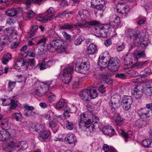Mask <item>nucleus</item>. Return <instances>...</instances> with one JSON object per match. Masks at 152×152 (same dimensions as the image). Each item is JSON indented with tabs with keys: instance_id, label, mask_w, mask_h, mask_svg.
I'll use <instances>...</instances> for the list:
<instances>
[{
	"instance_id": "40",
	"label": "nucleus",
	"mask_w": 152,
	"mask_h": 152,
	"mask_svg": "<svg viewBox=\"0 0 152 152\" xmlns=\"http://www.w3.org/2000/svg\"><path fill=\"white\" fill-rule=\"evenodd\" d=\"M73 28V26L71 24L68 23H65L61 25L59 27L60 29L62 30H70Z\"/></svg>"
},
{
	"instance_id": "16",
	"label": "nucleus",
	"mask_w": 152,
	"mask_h": 152,
	"mask_svg": "<svg viewBox=\"0 0 152 152\" xmlns=\"http://www.w3.org/2000/svg\"><path fill=\"white\" fill-rule=\"evenodd\" d=\"M102 131L104 134L109 137H112L115 134V130L111 126H107L103 128Z\"/></svg>"
},
{
	"instance_id": "19",
	"label": "nucleus",
	"mask_w": 152,
	"mask_h": 152,
	"mask_svg": "<svg viewBox=\"0 0 152 152\" xmlns=\"http://www.w3.org/2000/svg\"><path fill=\"white\" fill-rule=\"evenodd\" d=\"M88 12L87 10H84L78 12L77 17L82 22H85L86 19L88 15Z\"/></svg>"
},
{
	"instance_id": "4",
	"label": "nucleus",
	"mask_w": 152,
	"mask_h": 152,
	"mask_svg": "<svg viewBox=\"0 0 152 152\" xmlns=\"http://www.w3.org/2000/svg\"><path fill=\"white\" fill-rule=\"evenodd\" d=\"M80 96L81 99L86 102L89 101L90 98L94 99L97 97L98 94L96 90L93 87L83 90L80 93Z\"/></svg>"
},
{
	"instance_id": "10",
	"label": "nucleus",
	"mask_w": 152,
	"mask_h": 152,
	"mask_svg": "<svg viewBox=\"0 0 152 152\" xmlns=\"http://www.w3.org/2000/svg\"><path fill=\"white\" fill-rule=\"evenodd\" d=\"M129 10V8L128 6L124 5L123 3H121L118 4L115 11L119 13L120 15H124V16H126Z\"/></svg>"
},
{
	"instance_id": "34",
	"label": "nucleus",
	"mask_w": 152,
	"mask_h": 152,
	"mask_svg": "<svg viewBox=\"0 0 152 152\" xmlns=\"http://www.w3.org/2000/svg\"><path fill=\"white\" fill-rule=\"evenodd\" d=\"M85 37L82 35L79 36L78 37L75 39L74 42V44L76 46H78L81 44L82 42L85 40Z\"/></svg>"
},
{
	"instance_id": "55",
	"label": "nucleus",
	"mask_w": 152,
	"mask_h": 152,
	"mask_svg": "<svg viewBox=\"0 0 152 152\" xmlns=\"http://www.w3.org/2000/svg\"><path fill=\"white\" fill-rule=\"evenodd\" d=\"M3 32L4 35L3 36H5L7 37L11 35V31L9 28H7L4 29V30Z\"/></svg>"
},
{
	"instance_id": "27",
	"label": "nucleus",
	"mask_w": 152,
	"mask_h": 152,
	"mask_svg": "<svg viewBox=\"0 0 152 152\" xmlns=\"http://www.w3.org/2000/svg\"><path fill=\"white\" fill-rule=\"evenodd\" d=\"M27 66V68L29 67L30 69L35 68V61L34 58L29 59L27 60L26 64Z\"/></svg>"
},
{
	"instance_id": "35",
	"label": "nucleus",
	"mask_w": 152,
	"mask_h": 152,
	"mask_svg": "<svg viewBox=\"0 0 152 152\" xmlns=\"http://www.w3.org/2000/svg\"><path fill=\"white\" fill-rule=\"evenodd\" d=\"M121 134L122 136L124 137L125 141L126 142L129 138L131 137L130 134H132V133L131 131H129L127 133L124 131L121 130Z\"/></svg>"
},
{
	"instance_id": "51",
	"label": "nucleus",
	"mask_w": 152,
	"mask_h": 152,
	"mask_svg": "<svg viewBox=\"0 0 152 152\" xmlns=\"http://www.w3.org/2000/svg\"><path fill=\"white\" fill-rule=\"evenodd\" d=\"M64 101L63 99H61L59 100L56 104V107L58 109L62 108L64 106Z\"/></svg>"
},
{
	"instance_id": "18",
	"label": "nucleus",
	"mask_w": 152,
	"mask_h": 152,
	"mask_svg": "<svg viewBox=\"0 0 152 152\" xmlns=\"http://www.w3.org/2000/svg\"><path fill=\"white\" fill-rule=\"evenodd\" d=\"M10 137V134L7 130L2 129L0 132V141H7Z\"/></svg>"
},
{
	"instance_id": "56",
	"label": "nucleus",
	"mask_w": 152,
	"mask_h": 152,
	"mask_svg": "<svg viewBox=\"0 0 152 152\" xmlns=\"http://www.w3.org/2000/svg\"><path fill=\"white\" fill-rule=\"evenodd\" d=\"M16 83V82H12L11 81H9L8 85L9 91H12V89L14 88Z\"/></svg>"
},
{
	"instance_id": "57",
	"label": "nucleus",
	"mask_w": 152,
	"mask_h": 152,
	"mask_svg": "<svg viewBox=\"0 0 152 152\" xmlns=\"http://www.w3.org/2000/svg\"><path fill=\"white\" fill-rule=\"evenodd\" d=\"M131 66H133V67L135 63L138 61V59L135 56H132L130 57Z\"/></svg>"
},
{
	"instance_id": "53",
	"label": "nucleus",
	"mask_w": 152,
	"mask_h": 152,
	"mask_svg": "<svg viewBox=\"0 0 152 152\" xmlns=\"http://www.w3.org/2000/svg\"><path fill=\"white\" fill-rule=\"evenodd\" d=\"M127 77L126 74L124 73H117L115 76L116 78L123 79H126Z\"/></svg>"
},
{
	"instance_id": "42",
	"label": "nucleus",
	"mask_w": 152,
	"mask_h": 152,
	"mask_svg": "<svg viewBox=\"0 0 152 152\" xmlns=\"http://www.w3.org/2000/svg\"><path fill=\"white\" fill-rule=\"evenodd\" d=\"M152 142V140L147 139L142 141L141 144L142 145L145 147H149Z\"/></svg>"
},
{
	"instance_id": "60",
	"label": "nucleus",
	"mask_w": 152,
	"mask_h": 152,
	"mask_svg": "<svg viewBox=\"0 0 152 152\" xmlns=\"http://www.w3.org/2000/svg\"><path fill=\"white\" fill-rule=\"evenodd\" d=\"M1 126L3 129H4L8 127V123L7 120L3 121L1 124Z\"/></svg>"
},
{
	"instance_id": "52",
	"label": "nucleus",
	"mask_w": 152,
	"mask_h": 152,
	"mask_svg": "<svg viewBox=\"0 0 152 152\" xmlns=\"http://www.w3.org/2000/svg\"><path fill=\"white\" fill-rule=\"evenodd\" d=\"M124 63L126 66H131L130 57L125 56L124 58Z\"/></svg>"
},
{
	"instance_id": "45",
	"label": "nucleus",
	"mask_w": 152,
	"mask_h": 152,
	"mask_svg": "<svg viewBox=\"0 0 152 152\" xmlns=\"http://www.w3.org/2000/svg\"><path fill=\"white\" fill-rule=\"evenodd\" d=\"M87 25L88 26V27H90V26H95L99 25V21L94 20H90L89 21H86Z\"/></svg>"
},
{
	"instance_id": "31",
	"label": "nucleus",
	"mask_w": 152,
	"mask_h": 152,
	"mask_svg": "<svg viewBox=\"0 0 152 152\" xmlns=\"http://www.w3.org/2000/svg\"><path fill=\"white\" fill-rule=\"evenodd\" d=\"M5 13L8 16L14 17L17 14V11L15 9L13 8L7 10L6 11Z\"/></svg>"
},
{
	"instance_id": "23",
	"label": "nucleus",
	"mask_w": 152,
	"mask_h": 152,
	"mask_svg": "<svg viewBox=\"0 0 152 152\" xmlns=\"http://www.w3.org/2000/svg\"><path fill=\"white\" fill-rule=\"evenodd\" d=\"M97 50L96 45L92 44H90L86 50V53L88 55L93 54L96 53Z\"/></svg>"
},
{
	"instance_id": "25",
	"label": "nucleus",
	"mask_w": 152,
	"mask_h": 152,
	"mask_svg": "<svg viewBox=\"0 0 152 152\" xmlns=\"http://www.w3.org/2000/svg\"><path fill=\"white\" fill-rule=\"evenodd\" d=\"M75 136L73 134H68L67 136L65 137L64 139L66 143L71 144L75 143Z\"/></svg>"
},
{
	"instance_id": "28",
	"label": "nucleus",
	"mask_w": 152,
	"mask_h": 152,
	"mask_svg": "<svg viewBox=\"0 0 152 152\" xmlns=\"http://www.w3.org/2000/svg\"><path fill=\"white\" fill-rule=\"evenodd\" d=\"M51 15H46L44 16L39 15L36 17V18L37 20L45 22L51 19Z\"/></svg>"
},
{
	"instance_id": "38",
	"label": "nucleus",
	"mask_w": 152,
	"mask_h": 152,
	"mask_svg": "<svg viewBox=\"0 0 152 152\" xmlns=\"http://www.w3.org/2000/svg\"><path fill=\"white\" fill-rule=\"evenodd\" d=\"M74 70L73 67L68 65L67 66L66 68L64 70V73L66 74L69 75H72Z\"/></svg>"
},
{
	"instance_id": "9",
	"label": "nucleus",
	"mask_w": 152,
	"mask_h": 152,
	"mask_svg": "<svg viewBox=\"0 0 152 152\" xmlns=\"http://www.w3.org/2000/svg\"><path fill=\"white\" fill-rule=\"evenodd\" d=\"M132 98L130 96L124 95L123 96L121 105L123 109L125 110H129L133 102Z\"/></svg>"
},
{
	"instance_id": "1",
	"label": "nucleus",
	"mask_w": 152,
	"mask_h": 152,
	"mask_svg": "<svg viewBox=\"0 0 152 152\" xmlns=\"http://www.w3.org/2000/svg\"><path fill=\"white\" fill-rule=\"evenodd\" d=\"M96 118V115L89 112H85L80 114L78 117V122L80 128L93 132L95 130L91 125V118Z\"/></svg>"
},
{
	"instance_id": "32",
	"label": "nucleus",
	"mask_w": 152,
	"mask_h": 152,
	"mask_svg": "<svg viewBox=\"0 0 152 152\" xmlns=\"http://www.w3.org/2000/svg\"><path fill=\"white\" fill-rule=\"evenodd\" d=\"M11 59V56L9 53H5L4 56L2 60V62L4 64H6L9 61V60Z\"/></svg>"
},
{
	"instance_id": "64",
	"label": "nucleus",
	"mask_w": 152,
	"mask_h": 152,
	"mask_svg": "<svg viewBox=\"0 0 152 152\" xmlns=\"http://www.w3.org/2000/svg\"><path fill=\"white\" fill-rule=\"evenodd\" d=\"M15 21V20L12 18H9L7 20V23L9 25H12L14 24Z\"/></svg>"
},
{
	"instance_id": "49",
	"label": "nucleus",
	"mask_w": 152,
	"mask_h": 152,
	"mask_svg": "<svg viewBox=\"0 0 152 152\" xmlns=\"http://www.w3.org/2000/svg\"><path fill=\"white\" fill-rule=\"evenodd\" d=\"M84 23H81L79 22L75 24L74 25L75 27L78 26L81 28H83L85 27H86L88 26V25H87L86 21L83 22Z\"/></svg>"
},
{
	"instance_id": "39",
	"label": "nucleus",
	"mask_w": 152,
	"mask_h": 152,
	"mask_svg": "<svg viewBox=\"0 0 152 152\" xmlns=\"http://www.w3.org/2000/svg\"><path fill=\"white\" fill-rule=\"evenodd\" d=\"M96 118H95L94 117L93 118H91V122H94V123L92 125L94 127V128L95 129H97L98 128H99V123H98L99 122V119L98 117L96 115Z\"/></svg>"
},
{
	"instance_id": "62",
	"label": "nucleus",
	"mask_w": 152,
	"mask_h": 152,
	"mask_svg": "<svg viewBox=\"0 0 152 152\" xmlns=\"http://www.w3.org/2000/svg\"><path fill=\"white\" fill-rule=\"evenodd\" d=\"M67 123L66 125V128L69 130H72L74 127L73 123L71 122H69L68 121H67Z\"/></svg>"
},
{
	"instance_id": "41",
	"label": "nucleus",
	"mask_w": 152,
	"mask_h": 152,
	"mask_svg": "<svg viewBox=\"0 0 152 152\" xmlns=\"http://www.w3.org/2000/svg\"><path fill=\"white\" fill-rule=\"evenodd\" d=\"M38 28V26L37 25L33 26L31 27L30 31L29 34L30 37L35 35V32Z\"/></svg>"
},
{
	"instance_id": "2",
	"label": "nucleus",
	"mask_w": 152,
	"mask_h": 152,
	"mask_svg": "<svg viewBox=\"0 0 152 152\" xmlns=\"http://www.w3.org/2000/svg\"><path fill=\"white\" fill-rule=\"evenodd\" d=\"M48 49L51 52L56 50L58 53H61L65 50L64 46V42L61 40L58 39H53L50 41L48 45Z\"/></svg>"
},
{
	"instance_id": "14",
	"label": "nucleus",
	"mask_w": 152,
	"mask_h": 152,
	"mask_svg": "<svg viewBox=\"0 0 152 152\" xmlns=\"http://www.w3.org/2000/svg\"><path fill=\"white\" fill-rule=\"evenodd\" d=\"M112 112L110 117L115 121V124L118 126L121 125L122 123L123 118L120 117L117 111Z\"/></svg>"
},
{
	"instance_id": "5",
	"label": "nucleus",
	"mask_w": 152,
	"mask_h": 152,
	"mask_svg": "<svg viewBox=\"0 0 152 152\" xmlns=\"http://www.w3.org/2000/svg\"><path fill=\"white\" fill-rule=\"evenodd\" d=\"M95 35L98 37L107 38L110 36L111 28L109 25L105 24L97 27L95 28Z\"/></svg>"
},
{
	"instance_id": "11",
	"label": "nucleus",
	"mask_w": 152,
	"mask_h": 152,
	"mask_svg": "<svg viewBox=\"0 0 152 152\" xmlns=\"http://www.w3.org/2000/svg\"><path fill=\"white\" fill-rule=\"evenodd\" d=\"M143 86L140 85H136L132 92V94L137 99L140 98L142 96Z\"/></svg>"
},
{
	"instance_id": "50",
	"label": "nucleus",
	"mask_w": 152,
	"mask_h": 152,
	"mask_svg": "<svg viewBox=\"0 0 152 152\" xmlns=\"http://www.w3.org/2000/svg\"><path fill=\"white\" fill-rule=\"evenodd\" d=\"M7 37L4 36H1L0 37V46H4L6 42Z\"/></svg>"
},
{
	"instance_id": "3",
	"label": "nucleus",
	"mask_w": 152,
	"mask_h": 152,
	"mask_svg": "<svg viewBox=\"0 0 152 152\" xmlns=\"http://www.w3.org/2000/svg\"><path fill=\"white\" fill-rule=\"evenodd\" d=\"M2 144V149L5 151H7L16 147H20L21 150H24L28 147L27 144L23 141L18 142L16 143L14 141H11L7 142H4Z\"/></svg>"
},
{
	"instance_id": "33",
	"label": "nucleus",
	"mask_w": 152,
	"mask_h": 152,
	"mask_svg": "<svg viewBox=\"0 0 152 152\" xmlns=\"http://www.w3.org/2000/svg\"><path fill=\"white\" fill-rule=\"evenodd\" d=\"M11 102L10 104V107L9 108L10 110L14 109L18 106V102L16 99H11Z\"/></svg>"
},
{
	"instance_id": "43",
	"label": "nucleus",
	"mask_w": 152,
	"mask_h": 152,
	"mask_svg": "<svg viewBox=\"0 0 152 152\" xmlns=\"http://www.w3.org/2000/svg\"><path fill=\"white\" fill-rule=\"evenodd\" d=\"M134 56L138 59V58L144 57L145 56V54L144 51H137L134 53Z\"/></svg>"
},
{
	"instance_id": "54",
	"label": "nucleus",
	"mask_w": 152,
	"mask_h": 152,
	"mask_svg": "<svg viewBox=\"0 0 152 152\" xmlns=\"http://www.w3.org/2000/svg\"><path fill=\"white\" fill-rule=\"evenodd\" d=\"M48 99L50 102H52L55 101L56 99V96L52 93H49L48 94Z\"/></svg>"
},
{
	"instance_id": "36",
	"label": "nucleus",
	"mask_w": 152,
	"mask_h": 152,
	"mask_svg": "<svg viewBox=\"0 0 152 152\" xmlns=\"http://www.w3.org/2000/svg\"><path fill=\"white\" fill-rule=\"evenodd\" d=\"M71 79V75L63 73V82L65 84H69Z\"/></svg>"
},
{
	"instance_id": "24",
	"label": "nucleus",
	"mask_w": 152,
	"mask_h": 152,
	"mask_svg": "<svg viewBox=\"0 0 152 152\" xmlns=\"http://www.w3.org/2000/svg\"><path fill=\"white\" fill-rule=\"evenodd\" d=\"M50 134L49 131H45L39 134L38 138L41 141H44L48 137Z\"/></svg>"
},
{
	"instance_id": "61",
	"label": "nucleus",
	"mask_w": 152,
	"mask_h": 152,
	"mask_svg": "<svg viewBox=\"0 0 152 152\" xmlns=\"http://www.w3.org/2000/svg\"><path fill=\"white\" fill-rule=\"evenodd\" d=\"M94 8H96L97 9H98L99 10H102V11L103 12L105 8V4H101L96 6Z\"/></svg>"
},
{
	"instance_id": "7",
	"label": "nucleus",
	"mask_w": 152,
	"mask_h": 152,
	"mask_svg": "<svg viewBox=\"0 0 152 152\" xmlns=\"http://www.w3.org/2000/svg\"><path fill=\"white\" fill-rule=\"evenodd\" d=\"M121 98L120 95L115 94L112 96L109 106L112 112H117L120 107V100Z\"/></svg>"
},
{
	"instance_id": "46",
	"label": "nucleus",
	"mask_w": 152,
	"mask_h": 152,
	"mask_svg": "<svg viewBox=\"0 0 152 152\" xmlns=\"http://www.w3.org/2000/svg\"><path fill=\"white\" fill-rule=\"evenodd\" d=\"M26 64V62L24 61L22 59H20L15 64V66L18 67L20 68L21 66H24Z\"/></svg>"
},
{
	"instance_id": "30",
	"label": "nucleus",
	"mask_w": 152,
	"mask_h": 152,
	"mask_svg": "<svg viewBox=\"0 0 152 152\" xmlns=\"http://www.w3.org/2000/svg\"><path fill=\"white\" fill-rule=\"evenodd\" d=\"M148 63L147 61H143L142 62H137L134 65V67L136 68L140 69L145 66Z\"/></svg>"
},
{
	"instance_id": "59",
	"label": "nucleus",
	"mask_w": 152,
	"mask_h": 152,
	"mask_svg": "<svg viewBox=\"0 0 152 152\" xmlns=\"http://www.w3.org/2000/svg\"><path fill=\"white\" fill-rule=\"evenodd\" d=\"M35 15L34 13L31 10L28 11L27 13V17L29 19L33 18Z\"/></svg>"
},
{
	"instance_id": "21",
	"label": "nucleus",
	"mask_w": 152,
	"mask_h": 152,
	"mask_svg": "<svg viewBox=\"0 0 152 152\" xmlns=\"http://www.w3.org/2000/svg\"><path fill=\"white\" fill-rule=\"evenodd\" d=\"M107 61L104 57L100 56L98 60V65L101 68H104L107 66Z\"/></svg>"
},
{
	"instance_id": "47",
	"label": "nucleus",
	"mask_w": 152,
	"mask_h": 152,
	"mask_svg": "<svg viewBox=\"0 0 152 152\" xmlns=\"http://www.w3.org/2000/svg\"><path fill=\"white\" fill-rule=\"evenodd\" d=\"M145 122L140 120H138L135 122V125L138 128H141L145 125Z\"/></svg>"
},
{
	"instance_id": "6",
	"label": "nucleus",
	"mask_w": 152,
	"mask_h": 152,
	"mask_svg": "<svg viewBox=\"0 0 152 152\" xmlns=\"http://www.w3.org/2000/svg\"><path fill=\"white\" fill-rule=\"evenodd\" d=\"M73 67H75L74 70L80 73L86 74L88 72L89 68V65L88 63L84 62L80 64L77 60H75L73 63Z\"/></svg>"
},
{
	"instance_id": "48",
	"label": "nucleus",
	"mask_w": 152,
	"mask_h": 152,
	"mask_svg": "<svg viewBox=\"0 0 152 152\" xmlns=\"http://www.w3.org/2000/svg\"><path fill=\"white\" fill-rule=\"evenodd\" d=\"M58 121L55 118L49 123V127L51 128L55 127L57 125Z\"/></svg>"
},
{
	"instance_id": "37",
	"label": "nucleus",
	"mask_w": 152,
	"mask_h": 152,
	"mask_svg": "<svg viewBox=\"0 0 152 152\" xmlns=\"http://www.w3.org/2000/svg\"><path fill=\"white\" fill-rule=\"evenodd\" d=\"M12 117L17 121H21L22 119V115L20 113H14L12 114Z\"/></svg>"
},
{
	"instance_id": "63",
	"label": "nucleus",
	"mask_w": 152,
	"mask_h": 152,
	"mask_svg": "<svg viewBox=\"0 0 152 152\" xmlns=\"http://www.w3.org/2000/svg\"><path fill=\"white\" fill-rule=\"evenodd\" d=\"M54 12V10L53 8L52 7L50 8L47 10V13L48 15H51V19L52 18L53 16V14Z\"/></svg>"
},
{
	"instance_id": "20",
	"label": "nucleus",
	"mask_w": 152,
	"mask_h": 152,
	"mask_svg": "<svg viewBox=\"0 0 152 152\" xmlns=\"http://www.w3.org/2000/svg\"><path fill=\"white\" fill-rule=\"evenodd\" d=\"M48 38L47 37H43L39 39L36 44L37 47H41V49L40 50H44V48L45 47L46 41H47Z\"/></svg>"
},
{
	"instance_id": "13",
	"label": "nucleus",
	"mask_w": 152,
	"mask_h": 152,
	"mask_svg": "<svg viewBox=\"0 0 152 152\" xmlns=\"http://www.w3.org/2000/svg\"><path fill=\"white\" fill-rule=\"evenodd\" d=\"M127 35L131 39L137 40L140 39L141 35L138 31H135L132 29H129Z\"/></svg>"
},
{
	"instance_id": "15",
	"label": "nucleus",
	"mask_w": 152,
	"mask_h": 152,
	"mask_svg": "<svg viewBox=\"0 0 152 152\" xmlns=\"http://www.w3.org/2000/svg\"><path fill=\"white\" fill-rule=\"evenodd\" d=\"M148 110L145 107L138 110V113L140 114L141 118H149L152 116V111Z\"/></svg>"
},
{
	"instance_id": "44",
	"label": "nucleus",
	"mask_w": 152,
	"mask_h": 152,
	"mask_svg": "<svg viewBox=\"0 0 152 152\" xmlns=\"http://www.w3.org/2000/svg\"><path fill=\"white\" fill-rule=\"evenodd\" d=\"M12 99L10 98H2L1 100L2 101V104L4 106L10 105L11 103Z\"/></svg>"
},
{
	"instance_id": "22",
	"label": "nucleus",
	"mask_w": 152,
	"mask_h": 152,
	"mask_svg": "<svg viewBox=\"0 0 152 152\" xmlns=\"http://www.w3.org/2000/svg\"><path fill=\"white\" fill-rule=\"evenodd\" d=\"M152 81L150 83L146 82L145 86V93L147 95L151 96L152 95Z\"/></svg>"
},
{
	"instance_id": "8",
	"label": "nucleus",
	"mask_w": 152,
	"mask_h": 152,
	"mask_svg": "<svg viewBox=\"0 0 152 152\" xmlns=\"http://www.w3.org/2000/svg\"><path fill=\"white\" fill-rule=\"evenodd\" d=\"M120 60L117 58H113L109 61L107 64L108 69L112 72L117 71L119 69Z\"/></svg>"
},
{
	"instance_id": "17",
	"label": "nucleus",
	"mask_w": 152,
	"mask_h": 152,
	"mask_svg": "<svg viewBox=\"0 0 152 152\" xmlns=\"http://www.w3.org/2000/svg\"><path fill=\"white\" fill-rule=\"evenodd\" d=\"M109 83H107V81L100 80L98 83L97 87L98 91L102 94H103L105 92L104 88L107 86Z\"/></svg>"
},
{
	"instance_id": "26",
	"label": "nucleus",
	"mask_w": 152,
	"mask_h": 152,
	"mask_svg": "<svg viewBox=\"0 0 152 152\" xmlns=\"http://www.w3.org/2000/svg\"><path fill=\"white\" fill-rule=\"evenodd\" d=\"M111 76V75L110 73L107 72H106L105 73H101L100 77L102 79L101 80H104L105 81H107V83L109 82L110 81V83H111L113 81L112 80H110V77Z\"/></svg>"
},
{
	"instance_id": "29",
	"label": "nucleus",
	"mask_w": 152,
	"mask_h": 152,
	"mask_svg": "<svg viewBox=\"0 0 152 152\" xmlns=\"http://www.w3.org/2000/svg\"><path fill=\"white\" fill-rule=\"evenodd\" d=\"M46 93L43 91V88L40 86H37L35 90V94L39 96L45 95Z\"/></svg>"
},
{
	"instance_id": "58",
	"label": "nucleus",
	"mask_w": 152,
	"mask_h": 152,
	"mask_svg": "<svg viewBox=\"0 0 152 152\" xmlns=\"http://www.w3.org/2000/svg\"><path fill=\"white\" fill-rule=\"evenodd\" d=\"M62 34L66 41L71 40V36L69 34H67L65 31L63 32Z\"/></svg>"
},
{
	"instance_id": "12",
	"label": "nucleus",
	"mask_w": 152,
	"mask_h": 152,
	"mask_svg": "<svg viewBox=\"0 0 152 152\" xmlns=\"http://www.w3.org/2000/svg\"><path fill=\"white\" fill-rule=\"evenodd\" d=\"M109 22L111 26L116 28L119 26L121 21L119 17L116 15H113L109 17Z\"/></svg>"
}]
</instances>
